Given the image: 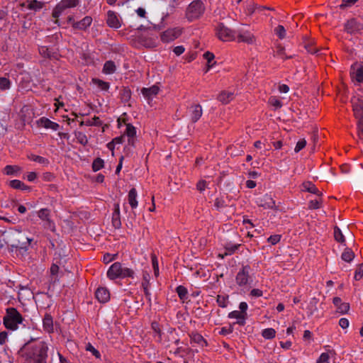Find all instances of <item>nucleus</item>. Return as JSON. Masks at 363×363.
Returning <instances> with one entry per match:
<instances>
[{
  "label": "nucleus",
  "instance_id": "nucleus-45",
  "mask_svg": "<svg viewBox=\"0 0 363 363\" xmlns=\"http://www.w3.org/2000/svg\"><path fill=\"white\" fill-rule=\"evenodd\" d=\"M318 302V299L316 298H313L311 301H310L309 306H308V310L310 311L308 315H312L314 311L317 310V303Z\"/></svg>",
  "mask_w": 363,
  "mask_h": 363
},
{
  "label": "nucleus",
  "instance_id": "nucleus-61",
  "mask_svg": "<svg viewBox=\"0 0 363 363\" xmlns=\"http://www.w3.org/2000/svg\"><path fill=\"white\" fill-rule=\"evenodd\" d=\"M358 0H342V4L340 6L341 9H345L354 4Z\"/></svg>",
  "mask_w": 363,
  "mask_h": 363
},
{
  "label": "nucleus",
  "instance_id": "nucleus-15",
  "mask_svg": "<svg viewBox=\"0 0 363 363\" xmlns=\"http://www.w3.org/2000/svg\"><path fill=\"white\" fill-rule=\"evenodd\" d=\"M333 303L336 306L337 311L340 313L345 314L350 310L349 303L342 302V299L340 297L333 298Z\"/></svg>",
  "mask_w": 363,
  "mask_h": 363
},
{
  "label": "nucleus",
  "instance_id": "nucleus-64",
  "mask_svg": "<svg viewBox=\"0 0 363 363\" xmlns=\"http://www.w3.org/2000/svg\"><path fill=\"white\" fill-rule=\"evenodd\" d=\"M233 331V325H230L228 328H227L225 327L222 328L220 331V334L223 335H226L228 334L232 333Z\"/></svg>",
  "mask_w": 363,
  "mask_h": 363
},
{
  "label": "nucleus",
  "instance_id": "nucleus-24",
  "mask_svg": "<svg viewBox=\"0 0 363 363\" xmlns=\"http://www.w3.org/2000/svg\"><path fill=\"white\" fill-rule=\"evenodd\" d=\"M228 318L238 319V321L236 322V323H238V325H242V326L245 325V320L247 318L238 311H233L230 312L228 314ZM234 324H235V323H234L233 325Z\"/></svg>",
  "mask_w": 363,
  "mask_h": 363
},
{
  "label": "nucleus",
  "instance_id": "nucleus-47",
  "mask_svg": "<svg viewBox=\"0 0 363 363\" xmlns=\"http://www.w3.org/2000/svg\"><path fill=\"white\" fill-rule=\"evenodd\" d=\"M269 103L275 107V108H279L282 106V103L276 96H271L269 99Z\"/></svg>",
  "mask_w": 363,
  "mask_h": 363
},
{
  "label": "nucleus",
  "instance_id": "nucleus-49",
  "mask_svg": "<svg viewBox=\"0 0 363 363\" xmlns=\"http://www.w3.org/2000/svg\"><path fill=\"white\" fill-rule=\"evenodd\" d=\"M363 277V263L359 264L355 272L354 279L359 281Z\"/></svg>",
  "mask_w": 363,
  "mask_h": 363
},
{
  "label": "nucleus",
  "instance_id": "nucleus-31",
  "mask_svg": "<svg viewBox=\"0 0 363 363\" xmlns=\"http://www.w3.org/2000/svg\"><path fill=\"white\" fill-rule=\"evenodd\" d=\"M354 257V253L353 251L348 247H346L341 255L342 260L347 262H350Z\"/></svg>",
  "mask_w": 363,
  "mask_h": 363
},
{
  "label": "nucleus",
  "instance_id": "nucleus-57",
  "mask_svg": "<svg viewBox=\"0 0 363 363\" xmlns=\"http://www.w3.org/2000/svg\"><path fill=\"white\" fill-rule=\"evenodd\" d=\"M305 48L306 49V50L311 53V54H317V55H320V50H318L317 48H314L312 45L311 44H306L305 45Z\"/></svg>",
  "mask_w": 363,
  "mask_h": 363
},
{
  "label": "nucleus",
  "instance_id": "nucleus-25",
  "mask_svg": "<svg viewBox=\"0 0 363 363\" xmlns=\"http://www.w3.org/2000/svg\"><path fill=\"white\" fill-rule=\"evenodd\" d=\"M190 337H191V342L196 343L201 347H204V346L207 345L206 340L203 337V336L201 335H200L199 333H192L190 335Z\"/></svg>",
  "mask_w": 363,
  "mask_h": 363
},
{
  "label": "nucleus",
  "instance_id": "nucleus-23",
  "mask_svg": "<svg viewBox=\"0 0 363 363\" xmlns=\"http://www.w3.org/2000/svg\"><path fill=\"white\" fill-rule=\"evenodd\" d=\"M303 190L316 194L318 196H322V193L316 188L315 185L311 182H305L302 184Z\"/></svg>",
  "mask_w": 363,
  "mask_h": 363
},
{
  "label": "nucleus",
  "instance_id": "nucleus-12",
  "mask_svg": "<svg viewBox=\"0 0 363 363\" xmlns=\"http://www.w3.org/2000/svg\"><path fill=\"white\" fill-rule=\"evenodd\" d=\"M350 74L357 82H363V65H354L351 67Z\"/></svg>",
  "mask_w": 363,
  "mask_h": 363
},
{
  "label": "nucleus",
  "instance_id": "nucleus-19",
  "mask_svg": "<svg viewBox=\"0 0 363 363\" xmlns=\"http://www.w3.org/2000/svg\"><path fill=\"white\" fill-rule=\"evenodd\" d=\"M37 123L38 125L44 127L45 128H50L54 130H57L60 128V125L58 123H55L52 121H50L49 118L45 117L40 118L38 121Z\"/></svg>",
  "mask_w": 363,
  "mask_h": 363
},
{
  "label": "nucleus",
  "instance_id": "nucleus-38",
  "mask_svg": "<svg viewBox=\"0 0 363 363\" xmlns=\"http://www.w3.org/2000/svg\"><path fill=\"white\" fill-rule=\"evenodd\" d=\"M104 165V162L100 157L96 158L92 163V169L94 172H97L102 169Z\"/></svg>",
  "mask_w": 363,
  "mask_h": 363
},
{
  "label": "nucleus",
  "instance_id": "nucleus-30",
  "mask_svg": "<svg viewBox=\"0 0 363 363\" xmlns=\"http://www.w3.org/2000/svg\"><path fill=\"white\" fill-rule=\"evenodd\" d=\"M21 168L17 165H6L4 167V173L7 175L17 176Z\"/></svg>",
  "mask_w": 363,
  "mask_h": 363
},
{
  "label": "nucleus",
  "instance_id": "nucleus-55",
  "mask_svg": "<svg viewBox=\"0 0 363 363\" xmlns=\"http://www.w3.org/2000/svg\"><path fill=\"white\" fill-rule=\"evenodd\" d=\"M150 286V274L145 272H143L142 287H149Z\"/></svg>",
  "mask_w": 363,
  "mask_h": 363
},
{
  "label": "nucleus",
  "instance_id": "nucleus-20",
  "mask_svg": "<svg viewBox=\"0 0 363 363\" xmlns=\"http://www.w3.org/2000/svg\"><path fill=\"white\" fill-rule=\"evenodd\" d=\"M159 90L160 89L157 85H153L150 88H143L141 93L147 100L150 101L152 96L158 94Z\"/></svg>",
  "mask_w": 363,
  "mask_h": 363
},
{
  "label": "nucleus",
  "instance_id": "nucleus-29",
  "mask_svg": "<svg viewBox=\"0 0 363 363\" xmlns=\"http://www.w3.org/2000/svg\"><path fill=\"white\" fill-rule=\"evenodd\" d=\"M137 191L135 188H132L128 193V202L133 208H135L138 206V201L136 199Z\"/></svg>",
  "mask_w": 363,
  "mask_h": 363
},
{
  "label": "nucleus",
  "instance_id": "nucleus-13",
  "mask_svg": "<svg viewBox=\"0 0 363 363\" xmlns=\"http://www.w3.org/2000/svg\"><path fill=\"white\" fill-rule=\"evenodd\" d=\"M91 22L92 18L91 16H86L81 21L73 23L72 28L76 30H85L88 27L91 26Z\"/></svg>",
  "mask_w": 363,
  "mask_h": 363
},
{
  "label": "nucleus",
  "instance_id": "nucleus-60",
  "mask_svg": "<svg viewBox=\"0 0 363 363\" xmlns=\"http://www.w3.org/2000/svg\"><path fill=\"white\" fill-rule=\"evenodd\" d=\"M21 181L20 180H18V179H13V180H11L9 182V186L13 188V189H21Z\"/></svg>",
  "mask_w": 363,
  "mask_h": 363
},
{
  "label": "nucleus",
  "instance_id": "nucleus-63",
  "mask_svg": "<svg viewBox=\"0 0 363 363\" xmlns=\"http://www.w3.org/2000/svg\"><path fill=\"white\" fill-rule=\"evenodd\" d=\"M117 255L118 254L111 255L109 253H106L104 255V262L106 263H108L111 261L114 260L116 258Z\"/></svg>",
  "mask_w": 363,
  "mask_h": 363
},
{
  "label": "nucleus",
  "instance_id": "nucleus-9",
  "mask_svg": "<svg viewBox=\"0 0 363 363\" xmlns=\"http://www.w3.org/2000/svg\"><path fill=\"white\" fill-rule=\"evenodd\" d=\"M345 30L350 34H360L363 30V25L353 18L346 22Z\"/></svg>",
  "mask_w": 363,
  "mask_h": 363
},
{
  "label": "nucleus",
  "instance_id": "nucleus-42",
  "mask_svg": "<svg viewBox=\"0 0 363 363\" xmlns=\"http://www.w3.org/2000/svg\"><path fill=\"white\" fill-rule=\"evenodd\" d=\"M262 335L266 339H272L275 337L276 331L273 328H267L263 330Z\"/></svg>",
  "mask_w": 363,
  "mask_h": 363
},
{
  "label": "nucleus",
  "instance_id": "nucleus-33",
  "mask_svg": "<svg viewBox=\"0 0 363 363\" xmlns=\"http://www.w3.org/2000/svg\"><path fill=\"white\" fill-rule=\"evenodd\" d=\"M116 69L115 63L111 61H106L104 65L103 72L106 74L113 73Z\"/></svg>",
  "mask_w": 363,
  "mask_h": 363
},
{
  "label": "nucleus",
  "instance_id": "nucleus-59",
  "mask_svg": "<svg viewBox=\"0 0 363 363\" xmlns=\"http://www.w3.org/2000/svg\"><path fill=\"white\" fill-rule=\"evenodd\" d=\"M247 304L246 302H241L239 305L240 312L246 318L247 317Z\"/></svg>",
  "mask_w": 363,
  "mask_h": 363
},
{
  "label": "nucleus",
  "instance_id": "nucleus-11",
  "mask_svg": "<svg viewBox=\"0 0 363 363\" xmlns=\"http://www.w3.org/2000/svg\"><path fill=\"white\" fill-rule=\"evenodd\" d=\"M259 206L264 208H276L275 201L268 194H265L263 197L257 199L256 201Z\"/></svg>",
  "mask_w": 363,
  "mask_h": 363
},
{
  "label": "nucleus",
  "instance_id": "nucleus-21",
  "mask_svg": "<svg viewBox=\"0 0 363 363\" xmlns=\"http://www.w3.org/2000/svg\"><path fill=\"white\" fill-rule=\"evenodd\" d=\"M192 109L191 120L193 123L197 122L202 116V108L200 104H196L191 106Z\"/></svg>",
  "mask_w": 363,
  "mask_h": 363
},
{
  "label": "nucleus",
  "instance_id": "nucleus-17",
  "mask_svg": "<svg viewBox=\"0 0 363 363\" xmlns=\"http://www.w3.org/2000/svg\"><path fill=\"white\" fill-rule=\"evenodd\" d=\"M236 36L238 42H243L247 44H252L254 42V36L248 31L244 32L241 30H237Z\"/></svg>",
  "mask_w": 363,
  "mask_h": 363
},
{
  "label": "nucleus",
  "instance_id": "nucleus-18",
  "mask_svg": "<svg viewBox=\"0 0 363 363\" xmlns=\"http://www.w3.org/2000/svg\"><path fill=\"white\" fill-rule=\"evenodd\" d=\"M106 23L108 26L114 28L121 27L120 21L114 11H108L107 13Z\"/></svg>",
  "mask_w": 363,
  "mask_h": 363
},
{
  "label": "nucleus",
  "instance_id": "nucleus-1",
  "mask_svg": "<svg viewBox=\"0 0 363 363\" xmlns=\"http://www.w3.org/2000/svg\"><path fill=\"white\" fill-rule=\"evenodd\" d=\"M32 240L26 230L10 228L0 235V248L6 247L9 253L23 256L28 250Z\"/></svg>",
  "mask_w": 363,
  "mask_h": 363
},
{
  "label": "nucleus",
  "instance_id": "nucleus-37",
  "mask_svg": "<svg viewBox=\"0 0 363 363\" xmlns=\"http://www.w3.org/2000/svg\"><path fill=\"white\" fill-rule=\"evenodd\" d=\"M59 272V267L57 264H52L50 267V274H51V279H50V283L52 284H55V282L57 281H58V279H57V277H54L55 276H56L57 274Z\"/></svg>",
  "mask_w": 363,
  "mask_h": 363
},
{
  "label": "nucleus",
  "instance_id": "nucleus-52",
  "mask_svg": "<svg viewBox=\"0 0 363 363\" xmlns=\"http://www.w3.org/2000/svg\"><path fill=\"white\" fill-rule=\"evenodd\" d=\"M86 350L87 351L91 352L93 355H94L96 358H100L101 354L100 352L94 348V346H92L90 343H88L86 346Z\"/></svg>",
  "mask_w": 363,
  "mask_h": 363
},
{
  "label": "nucleus",
  "instance_id": "nucleus-62",
  "mask_svg": "<svg viewBox=\"0 0 363 363\" xmlns=\"http://www.w3.org/2000/svg\"><path fill=\"white\" fill-rule=\"evenodd\" d=\"M281 236L279 235H271L268 238V242H269L272 245H276L280 241Z\"/></svg>",
  "mask_w": 363,
  "mask_h": 363
},
{
  "label": "nucleus",
  "instance_id": "nucleus-58",
  "mask_svg": "<svg viewBox=\"0 0 363 363\" xmlns=\"http://www.w3.org/2000/svg\"><path fill=\"white\" fill-rule=\"evenodd\" d=\"M328 359L329 354L328 353L323 352L318 359L317 363H329Z\"/></svg>",
  "mask_w": 363,
  "mask_h": 363
},
{
  "label": "nucleus",
  "instance_id": "nucleus-39",
  "mask_svg": "<svg viewBox=\"0 0 363 363\" xmlns=\"http://www.w3.org/2000/svg\"><path fill=\"white\" fill-rule=\"evenodd\" d=\"M75 137L77 140V141L82 144V145L85 146L88 143V139L86 135L82 133V132H76L75 133Z\"/></svg>",
  "mask_w": 363,
  "mask_h": 363
},
{
  "label": "nucleus",
  "instance_id": "nucleus-5",
  "mask_svg": "<svg viewBox=\"0 0 363 363\" xmlns=\"http://www.w3.org/2000/svg\"><path fill=\"white\" fill-rule=\"evenodd\" d=\"M205 7L201 0L192 1L187 8L186 16L189 21L199 18L203 13Z\"/></svg>",
  "mask_w": 363,
  "mask_h": 363
},
{
  "label": "nucleus",
  "instance_id": "nucleus-6",
  "mask_svg": "<svg viewBox=\"0 0 363 363\" xmlns=\"http://www.w3.org/2000/svg\"><path fill=\"white\" fill-rule=\"evenodd\" d=\"M237 30L226 27L223 23H219L216 28V35L223 41L233 40L236 38Z\"/></svg>",
  "mask_w": 363,
  "mask_h": 363
},
{
  "label": "nucleus",
  "instance_id": "nucleus-48",
  "mask_svg": "<svg viewBox=\"0 0 363 363\" xmlns=\"http://www.w3.org/2000/svg\"><path fill=\"white\" fill-rule=\"evenodd\" d=\"M275 33L280 39H283L286 36V30H285L284 27L281 25H279L275 28Z\"/></svg>",
  "mask_w": 363,
  "mask_h": 363
},
{
  "label": "nucleus",
  "instance_id": "nucleus-36",
  "mask_svg": "<svg viewBox=\"0 0 363 363\" xmlns=\"http://www.w3.org/2000/svg\"><path fill=\"white\" fill-rule=\"evenodd\" d=\"M176 291L181 300L184 301L185 300L187 299L188 291H187V289L184 286H183L182 285L178 286L176 289Z\"/></svg>",
  "mask_w": 363,
  "mask_h": 363
},
{
  "label": "nucleus",
  "instance_id": "nucleus-7",
  "mask_svg": "<svg viewBox=\"0 0 363 363\" xmlns=\"http://www.w3.org/2000/svg\"><path fill=\"white\" fill-rule=\"evenodd\" d=\"M79 3V0H62L54 8L52 16L56 18L55 23L58 22L57 18L67 9L77 6Z\"/></svg>",
  "mask_w": 363,
  "mask_h": 363
},
{
  "label": "nucleus",
  "instance_id": "nucleus-54",
  "mask_svg": "<svg viewBox=\"0 0 363 363\" xmlns=\"http://www.w3.org/2000/svg\"><path fill=\"white\" fill-rule=\"evenodd\" d=\"M306 140L305 139H301V140H298V143H296V145L295 147L294 151L296 152H298L302 149H303L306 147Z\"/></svg>",
  "mask_w": 363,
  "mask_h": 363
},
{
  "label": "nucleus",
  "instance_id": "nucleus-44",
  "mask_svg": "<svg viewBox=\"0 0 363 363\" xmlns=\"http://www.w3.org/2000/svg\"><path fill=\"white\" fill-rule=\"evenodd\" d=\"M50 210L48 208H42L38 212V216L44 221L50 218Z\"/></svg>",
  "mask_w": 363,
  "mask_h": 363
},
{
  "label": "nucleus",
  "instance_id": "nucleus-26",
  "mask_svg": "<svg viewBox=\"0 0 363 363\" xmlns=\"http://www.w3.org/2000/svg\"><path fill=\"white\" fill-rule=\"evenodd\" d=\"M203 57L207 60V67L206 69L205 70V72H207L216 63V62L214 61L215 55L213 53L207 51L203 54Z\"/></svg>",
  "mask_w": 363,
  "mask_h": 363
},
{
  "label": "nucleus",
  "instance_id": "nucleus-28",
  "mask_svg": "<svg viewBox=\"0 0 363 363\" xmlns=\"http://www.w3.org/2000/svg\"><path fill=\"white\" fill-rule=\"evenodd\" d=\"M43 328L48 332H51L53 330V320L52 317L50 314H45L43 320Z\"/></svg>",
  "mask_w": 363,
  "mask_h": 363
},
{
  "label": "nucleus",
  "instance_id": "nucleus-10",
  "mask_svg": "<svg viewBox=\"0 0 363 363\" xmlns=\"http://www.w3.org/2000/svg\"><path fill=\"white\" fill-rule=\"evenodd\" d=\"M181 34V31L177 29H168L161 35V40L164 43H169L177 38Z\"/></svg>",
  "mask_w": 363,
  "mask_h": 363
},
{
  "label": "nucleus",
  "instance_id": "nucleus-34",
  "mask_svg": "<svg viewBox=\"0 0 363 363\" xmlns=\"http://www.w3.org/2000/svg\"><path fill=\"white\" fill-rule=\"evenodd\" d=\"M334 238L337 242L341 244H345V236L343 235L341 230L337 226L334 227Z\"/></svg>",
  "mask_w": 363,
  "mask_h": 363
},
{
  "label": "nucleus",
  "instance_id": "nucleus-22",
  "mask_svg": "<svg viewBox=\"0 0 363 363\" xmlns=\"http://www.w3.org/2000/svg\"><path fill=\"white\" fill-rule=\"evenodd\" d=\"M234 98V94L230 91H222L218 96L217 99L223 104H227Z\"/></svg>",
  "mask_w": 363,
  "mask_h": 363
},
{
  "label": "nucleus",
  "instance_id": "nucleus-27",
  "mask_svg": "<svg viewBox=\"0 0 363 363\" xmlns=\"http://www.w3.org/2000/svg\"><path fill=\"white\" fill-rule=\"evenodd\" d=\"M45 6V2L39 1L37 0H30L28 1L27 8L30 10H33L35 11H40Z\"/></svg>",
  "mask_w": 363,
  "mask_h": 363
},
{
  "label": "nucleus",
  "instance_id": "nucleus-43",
  "mask_svg": "<svg viewBox=\"0 0 363 363\" xmlns=\"http://www.w3.org/2000/svg\"><path fill=\"white\" fill-rule=\"evenodd\" d=\"M29 158L34 161V162H36L38 163H40V164H48L49 163V161L47 158L45 157H41V156H38V155H31Z\"/></svg>",
  "mask_w": 363,
  "mask_h": 363
},
{
  "label": "nucleus",
  "instance_id": "nucleus-4",
  "mask_svg": "<svg viewBox=\"0 0 363 363\" xmlns=\"http://www.w3.org/2000/svg\"><path fill=\"white\" fill-rule=\"evenodd\" d=\"M134 275L135 272L132 269L123 267L120 262L113 263L107 272V277L111 280L117 278H134Z\"/></svg>",
  "mask_w": 363,
  "mask_h": 363
},
{
  "label": "nucleus",
  "instance_id": "nucleus-50",
  "mask_svg": "<svg viewBox=\"0 0 363 363\" xmlns=\"http://www.w3.org/2000/svg\"><path fill=\"white\" fill-rule=\"evenodd\" d=\"M112 224L115 228H120L121 226V221L120 216L112 214Z\"/></svg>",
  "mask_w": 363,
  "mask_h": 363
},
{
  "label": "nucleus",
  "instance_id": "nucleus-56",
  "mask_svg": "<svg viewBox=\"0 0 363 363\" xmlns=\"http://www.w3.org/2000/svg\"><path fill=\"white\" fill-rule=\"evenodd\" d=\"M321 201L318 200H311L308 203L309 209H318L320 207V203Z\"/></svg>",
  "mask_w": 363,
  "mask_h": 363
},
{
  "label": "nucleus",
  "instance_id": "nucleus-46",
  "mask_svg": "<svg viewBox=\"0 0 363 363\" xmlns=\"http://www.w3.org/2000/svg\"><path fill=\"white\" fill-rule=\"evenodd\" d=\"M159 29H160V28L158 26H157V25L150 26L149 24L147 26L140 25L138 28V31H147V30H157Z\"/></svg>",
  "mask_w": 363,
  "mask_h": 363
},
{
  "label": "nucleus",
  "instance_id": "nucleus-14",
  "mask_svg": "<svg viewBox=\"0 0 363 363\" xmlns=\"http://www.w3.org/2000/svg\"><path fill=\"white\" fill-rule=\"evenodd\" d=\"M95 296L100 303H106L110 299V293L105 287H99L96 292Z\"/></svg>",
  "mask_w": 363,
  "mask_h": 363
},
{
  "label": "nucleus",
  "instance_id": "nucleus-40",
  "mask_svg": "<svg viewBox=\"0 0 363 363\" xmlns=\"http://www.w3.org/2000/svg\"><path fill=\"white\" fill-rule=\"evenodd\" d=\"M11 87V82L10 80L4 77L0 76V89L1 90H7Z\"/></svg>",
  "mask_w": 363,
  "mask_h": 363
},
{
  "label": "nucleus",
  "instance_id": "nucleus-3",
  "mask_svg": "<svg viewBox=\"0 0 363 363\" xmlns=\"http://www.w3.org/2000/svg\"><path fill=\"white\" fill-rule=\"evenodd\" d=\"M24 320L22 315L16 308L10 307L6 309V315L3 318V323L6 329L15 330L19 324Z\"/></svg>",
  "mask_w": 363,
  "mask_h": 363
},
{
  "label": "nucleus",
  "instance_id": "nucleus-35",
  "mask_svg": "<svg viewBox=\"0 0 363 363\" xmlns=\"http://www.w3.org/2000/svg\"><path fill=\"white\" fill-rule=\"evenodd\" d=\"M92 82L101 90L107 91L109 89V83L104 82L100 79L93 78Z\"/></svg>",
  "mask_w": 363,
  "mask_h": 363
},
{
  "label": "nucleus",
  "instance_id": "nucleus-2",
  "mask_svg": "<svg viewBox=\"0 0 363 363\" xmlns=\"http://www.w3.org/2000/svg\"><path fill=\"white\" fill-rule=\"evenodd\" d=\"M23 345V346L18 351L20 354L25 359V363H47L46 359L48 357V345L43 342L40 341L33 345H30L31 341Z\"/></svg>",
  "mask_w": 363,
  "mask_h": 363
},
{
  "label": "nucleus",
  "instance_id": "nucleus-32",
  "mask_svg": "<svg viewBox=\"0 0 363 363\" xmlns=\"http://www.w3.org/2000/svg\"><path fill=\"white\" fill-rule=\"evenodd\" d=\"M131 97V91L128 87H123L120 91V98L122 102H128Z\"/></svg>",
  "mask_w": 363,
  "mask_h": 363
},
{
  "label": "nucleus",
  "instance_id": "nucleus-16",
  "mask_svg": "<svg viewBox=\"0 0 363 363\" xmlns=\"http://www.w3.org/2000/svg\"><path fill=\"white\" fill-rule=\"evenodd\" d=\"M352 108L354 117L359 120L363 118V101L357 99L352 101Z\"/></svg>",
  "mask_w": 363,
  "mask_h": 363
},
{
  "label": "nucleus",
  "instance_id": "nucleus-41",
  "mask_svg": "<svg viewBox=\"0 0 363 363\" xmlns=\"http://www.w3.org/2000/svg\"><path fill=\"white\" fill-rule=\"evenodd\" d=\"M125 134L128 138H134L135 136V135H136V129H135V128L132 124L127 123L126 124V129H125Z\"/></svg>",
  "mask_w": 363,
  "mask_h": 363
},
{
  "label": "nucleus",
  "instance_id": "nucleus-51",
  "mask_svg": "<svg viewBox=\"0 0 363 363\" xmlns=\"http://www.w3.org/2000/svg\"><path fill=\"white\" fill-rule=\"evenodd\" d=\"M228 296H221V295H218L217 296V303L218 304V306L221 308H225L226 307V300L228 299Z\"/></svg>",
  "mask_w": 363,
  "mask_h": 363
},
{
  "label": "nucleus",
  "instance_id": "nucleus-53",
  "mask_svg": "<svg viewBox=\"0 0 363 363\" xmlns=\"http://www.w3.org/2000/svg\"><path fill=\"white\" fill-rule=\"evenodd\" d=\"M358 137L360 140H363V118L357 121Z\"/></svg>",
  "mask_w": 363,
  "mask_h": 363
},
{
  "label": "nucleus",
  "instance_id": "nucleus-8",
  "mask_svg": "<svg viewBox=\"0 0 363 363\" xmlns=\"http://www.w3.org/2000/svg\"><path fill=\"white\" fill-rule=\"evenodd\" d=\"M251 267L250 265L242 266V267L238 272L235 281L240 286H245L250 282L252 281V278L250 276Z\"/></svg>",
  "mask_w": 363,
  "mask_h": 363
}]
</instances>
